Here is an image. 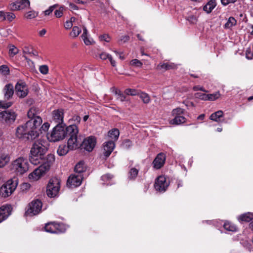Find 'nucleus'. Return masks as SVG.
Returning a JSON list of instances; mask_svg holds the SVG:
<instances>
[{
	"label": "nucleus",
	"mask_w": 253,
	"mask_h": 253,
	"mask_svg": "<svg viewBox=\"0 0 253 253\" xmlns=\"http://www.w3.org/2000/svg\"><path fill=\"white\" fill-rule=\"evenodd\" d=\"M47 151L46 147L42 141L37 140L33 144L30 153V161L32 164L36 165L40 163Z\"/></svg>",
	"instance_id": "1"
},
{
	"label": "nucleus",
	"mask_w": 253,
	"mask_h": 253,
	"mask_svg": "<svg viewBox=\"0 0 253 253\" xmlns=\"http://www.w3.org/2000/svg\"><path fill=\"white\" fill-rule=\"evenodd\" d=\"M54 160L55 158L53 155H48L46 157V162L35 169L33 172L30 173L29 175V179L33 180H38L43 174L49 169L51 165L54 162Z\"/></svg>",
	"instance_id": "2"
},
{
	"label": "nucleus",
	"mask_w": 253,
	"mask_h": 253,
	"mask_svg": "<svg viewBox=\"0 0 253 253\" xmlns=\"http://www.w3.org/2000/svg\"><path fill=\"white\" fill-rule=\"evenodd\" d=\"M42 123L41 118H37L35 120H30L25 124L19 126L16 128L15 135L17 137L20 139H26L28 130L32 125L34 126H39Z\"/></svg>",
	"instance_id": "3"
},
{
	"label": "nucleus",
	"mask_w": 253,
	"mask_h": 253,
	"mask_svg": "<svg viewBox=\"0 0 253 253\" xmlns=\"http://www.w3.org/2000/svg\"><path fill=\"white\" fill-rule=\"evenodd\" d=\"M65 125H56L51 133L47 134L50 141L56 142L62 140L66 136Z\"/></svg>",
	"instance_id": "4"
},
{
	"label": "nucleus",
	"mask_w": 253,
	"mask_h": 253,
	"mask_svg": "<svg viewBox=\"0 0 253 253\" xmlns=\"http://www.w3.org/2000/svg\"><path fill=\"white\" fill-rule=\"evenodd\" d=\"M12 169L17 174H23L28 170V162L23 157L18 158L13 162Z\"/></svg>",
	"instance_id": "5"
},
{
	"label": "nucleus",
	"mask_w": 253,
	"mask_h": 253,
	"mask_svg": "<svg viewBox=\"0 0 253 253\" xmlns=\"http://www.w3.org/2000/svg\"><path fill=\"white\" fill-rule=\"evenodd\" d=\"M17 186L16 179L8 180L0 188V195L3 197H7L10 196L15 190Z\"/></svg>",
	"instance_id": "6"
},
{
	"label": "nucleus",
	"mask_w": 253,
	"mask_h": 253,
	"mask_svg": "<svg viewBox=\"0 0 253 253\" xmlns=\"http://www.w3.org/2000/svg\"><path fill=\"white\" fill-rule=\"evenodd\" d=\"M60 181L57 177L50 179L47 186L46 193L48 197H54L57 195L60 189Z\"/></svg>",
	"instance_id": "7"
},
{
	"label": "nucleus",
	"mask_w": 253,
	"mask_h": 253,
	"mask_svg": "<svg viewBox=\"0 0 253 253\" xmlns=\"http://www.w3.org/2000/svg\"><path fill=\"white\" fill-rule=\"evenodd\" d=\"M42 206V203L40 200H33L29 204L26 214L30 216L39 214L41 211Z\"/></svg>",
	"instance_id": "8"
},
{
	"label": "nucleus",
	"mask_w": 253,
	"mask_h": 253,
	"mask_svg": "<svg viewBox=\"0 0 253 253\" xmlns=\"http://www.w3.org/2000/svg\"><path fill=\"white\" fill-rule=\"evenodd\" d=\"M16 117V114L12 111H5L0 113V121L8 125L13 123Z\"/></svg>",
	"instance_id": "9"
},
{
	"label": "nucleus",
	"mask_w": 253,
	"mask_h": 253,
	"mask_svg": "<svg viewBox=\"0 0 253 253\" xmlns=\"http://www.w3.org/2000/svg\"><path fill=\"white\" fill-rule=\"evenodd\" d=\"M45 230L51 233H60L65 231L64 225L55 222H51L45 224Z\"/></svg>",
	"instance_id": "10"
},
{
	"label": "nucleus",
	"mask_w": 253,
	"mask_h": 253,
	"mask_svg": "<svg viewBox=\"0 0 253 253\" xmlns=\"http://www.w3.org/2000/svg\"><path fill=\"white\" fill-rule=\"evenodd\" d=\"M83 175L74 173L71 174L68 178L67 185L70 188H74L80 186L82 182Z\"/></svg>",
	"instance_id": "11"
},
{
	"label": "nucleus",
	"mask_w": 253,
	"mask_h": 253,
	"mask_svg": "<svg viewBox=\"0 0 253 253\" xmlns=\"http://www.w3.org/2000/svg\"><path fill=\"white\" fill-rule=\"evenodd\" d=\"M96 143V139L94 136H90L85 138L83 141L81 146L82 149L88 152H91L94 148Z\"/></svg>",
	"instance_id": "12"
},
{
	"label": "nucleus",
	"mask_w": 253,
	"mask_h": 253,
	"mask_svg": "<svg viewBox=\"0 0 253 253\" xmlns=\"http://www.w3.org/2000/svg\"><path fill=\"white\" fill-rule=\"evenodd\" d=\"M169 185V182L167 181L166 178L164 176H160L157 178L154 186L157 191L163 192L166 190Z\"/></svg>",
	"instance_id": "13"
},
{
	"label": "nucleus",
	"mask_w": 253,
	"mask_h": 253,
	"mask_svg": "<svg viewBox=\"0 0 253 253\" xmlns=\"http://www.w3.org/2000/svg\"><path fill=\"white\" fill-rule=\"evenodd\" d=\"M15 92L20 98L26 97L28 93V87L24 82H19L15 85Z\"/></svg>",
	"instance_id": "14"
},
{
	"label": "nucleus",
	"mask_w": 253,
	"mask_h": 253,
	"mask_svg": "<svg viewBox=\"0 0 253 253\" xmlns=\"http://www.w3.org/2000/svg\"><path fill=\"white\" fill-rule=\"evenodd\" d=\"M64 113L63 110H56L52 113V122L54 123L56 125H65L63 124Z\"/></svg>",
	"instance_id": "15"
},
{
	"label": "nucleus",
	"mask_w": 253,
	"mask_h": 253,
	"mask_svg": "<svg viewBox=\"0 0 253 253\" xmlns=\"http://www.w3.org/2000/svg\"><path fill=\"white\" fill-rule=\"evenodd\" d=\"M166 155L163 153L158 154L153 162V165L154 168L160 169L164 165L166 161Z\"/></svg>",
	"instance_id": "16"
},
{
	"label": "nucleus",
	"mask_w": 253,
	"mask_h": 253,
	"mask_svg": "<svg viewBox=\"0 0 253 253\" xmlns=\"http://www.w3.org/2000/svg\"><path fill=\"white\" fill-rule=\"evenodd\" d=\"M11 209V206L9 205L2 206L0 208V223L10 214Z\"/></svg>",
	"instance_id": "17"
},
{
	"label": "nucleus",
	"mask_w": 253,
	"mask_h": 253,
	"mask_svg": "<svg viewBox=\"0 0 253 253\" xmlns=\"http://www.w3.org/2000/svg\"><path fill=\"white\" fill-rule=\"evenodd\" d=\"M66 136L69 137L73 136V137H78L79 129L77 126L75 125H71L65 128Z\"/></svg>",
	"instance_id": "18"
},
{
	"label": "nucleus",
	"mask_w": 253,
	"mask_h": 253,
	"mask_svg": "<svg viewBox=\"0 0 253 253\" xmlns=\"http://www.w3.org/2000/svg\"><path fill=\"white\" fill-rule=\"evenodd\" d=\"M115 145L114 141H108L104 144V155L106 157L110 156L115 148Z\"/></svg>",
	"instance_id": "19"
},
{
	"label": "nucleus",
	"mask_w": 253,
	"mask_h": 253,
	"mask_svg": "<svg viewBox=\"0 0 253 253\" xmlns=\"http://www.w3.org/2000/svg\"><path fill=\"white\" fill-rule=\"evenodd\" d=\"M67 145L70 150H75L81 145L80 142L78 139V137H70L68 140Z\"/></svg>",
	"instance_id": "20"
},
{
	"label": "nucleus",
	"mask_w": 253,
	"mask_h": 253,
	"mask_svg": "<svg viewBox=\"0 0 253 253\" xmlns=\"http://www.w3.org/2000/svg\"><path fill=\"white\" fill-rule=\"evenodd\" d=\"M38 126H34L33 125L30 126L28 131L27 135L26 136L27 140H34L37 138L39 135V133L37 130Z\"/></svg>",
	"instance_id": "21"
},
{
	"label": "nucleus",
	"mask_w": 253,
	"mask_h": 253,
	"mask_svg": "<svg viewBox=\"0 0 253 253\" xmlns=\"http://www.w3.org/2000/svg\"><path fill=\"white\" fill-rule=\"evenodd\" d=\"M216 5V0H210L203 7V10L207 13H210Z\"/></svg>",
	"instance_id": "22"
},
{
	"label": "nucleus",
	"mask_w": 253,
	"mask_h": 253,
	"mask_svg": "<svg viewBox=\"0 0 253 253\" xmlns=\"http://www.w3.org/2000/svg\"><path fill=\"white\" fill-rule=\"evenodd\" d=\"M4 97L6 99H9L12 97L13 94V86L11 84H7L5 85L4 89Z\"/></svg>",
	"instance_id": "23"
},
{
	"label": "nucleus",
	"mask_w": 253,
	"mask_h": 253,
	"mask_svg": "<svg viewBox=\"0 0 253 253\" xmlns=\"http://www.w3.org/2000/svg\"><path fill=\"white\" fill-rule=\"evenodd\" d=\"M186 118L182 115L176 116L174 117V118L170 120V123L172 125H180L186 122Z\"/></svg>",
	"instance_id": "24"
},
{
	"label": "nucleus",
	"mask_w": 253,
	"mask_h": 253,
	"mask_svg": "<svg viewBox=\"0 0 253 253\" xmlns=\"http://www.w3.org/2000/svg\"><path fill=\"white\" fill-rule=\"evenodd\" d=\"M175 67V65L173 63H160L158 65L157 69L158 70L164 69L165 70H168L171 69H174Z\"/></svg>",
	"instance_id": "25"
},
{
	"label": "nucleus",
	"mask_w": 253,
	"mask_h": 253,
	"mask_svg": "<svg viewBox=\"0 0 253 253\" xmlns=\"http://www.w3.org/2000/svg\"><path fill=\"white\" fill-rule=\"evenodd\" d=\"M253 219V213L247 212L240 215L238 220L242 221L249 222Z\"/></svg>",
	"instance_id": "26"
},
{
	"label": "nucleus",
	"mask_w": 253,
	"mask_h": 253,
	"mask_svg": "<svg viewBox=\"0 0 253 253\" xmlns=\"http://www.w3.org/2000/svg\"><path fill=\"white\" fill-rule=\"evenodd\" d=\"M119 135V130L117 128H113L110 130L108 133V136L114 141L118 139Z\"/></svg>",
	"instance_id": "27"
},
{
	"label": "nucleus",
	"mask_w": 253,
	"mask_h": 253,
	"mask_svg": "<svg viewBox=\"0 0 253 253\" xmlns=\"http://www.w3.org/2000/svg\"><path fill=\"white\" fill-rule=\"evenodd\" d=\"M223 114L222 111H218L212 113L210 116V119L214 121L219 122L221 121V118L222 117Z\"/></svg>",
	"instance_id": "28"
},
{
	"label": "nucleus",
	"mask_w": 253,
	"mask_h": 253,
	"mask_svg": "<svg viewBox=\"0 0 253 253\" xmlns=\"http://www.w3.org/2000/svg\"><path fill=\"white\" fill-rule=\"evenodd\" d=\"M37 109L35 107L31 108L27 113V116L30 120H35L37 118H41L40 117L37 116Z\"/></svg>",
	"instance_id": "29"
},
{
	"label": "nucleus",
	"mask_w": 253,
	"mask_h": 253,
	"mask_svg": "<svg viewBox=\"0 0 253 253\" xmlns=\"http://www.w3.org/2000/svg\"><path fill=\"white\" fill-rule=\"evenodd\" d=\"M10 161V157L8 154H2L0 156V168L5 166Z\"/></svg>",
	"instance_id": "30"
},
{
	"label": "nucleus",
	"mask_w": 253,
	"mask_h": 253,
	"mask_svg": "<svg viewBox=\"0 0 253 253\" xmlns=\"http://www.w3.org/2000/svg\"><path fill=\"white\" fill-rule=\"evenodd\" d=\"M69 150H70L68 148V146H66L65 145H61L58 147L57 150V153L59 156H64L67 154Z\"/></svg>",
	"instance_id": "31"
},
{
	"label": "nucleus",
	"mask_w": 253,
	"mask_h": 253,
	"mask_svg": "<svg viewBox=\"0 0 253 253\" xmlns=\"http://www.w3.org/2000/svg\"><path fill=\"white\" fill-rule=\"evenodd\" d=\"M85 170L84 164L83 162H80L78 163L75 167V173L82 174L81 173Z\"/></svg>",
	"instance_id": "32"
},
{
	"label": "nucleus",
	"mask_w": 253,
	"mask_h": 253,
	"mask_svg": "<svg viewBox=\"0 0 253 253\" xmlns=\"http://www.w3.org/2000/svg\"><path fill=\"white\" fill-rule=\"evenodd\" d=\"M8 54L10 57H13L16 55L18 52V49L14 45L10 44L8 45Z\"/></svg>",
	"instance_id": "33"
},
{
	"label": "nucleus",
	"mask_w": 253,
	"mask_h": 253,
	"mask_svg": "<svg viewBox=\"0 0 253 253\" xmlns=\"http://www.w3.org/2000/svg\"><path fill=\"white\" fill-rule=\"evenodd\" d=\"M18 5H19V10L29 7L30 2L29 0H18Z\"/></svg>",
	"instance_id": "34"
},
{
	"label": "nucleus",
	"mask_w": 253,
	"mask_h": 253,
	"mask_svg": "<svg viewBox=\"0 0 253 253\" xmlns=\"http://www.w3.org/2000/svg\"><path fill=\"white\" fill-rule=\"evenodd\" d=\"M138 96L141 99L144 103L148 104L150 102V97L147 93L144 92H141L139 93Z\"/></svg>",
	"instance_id": "35"
},
{
	"label": "nucleus",
	"mask_w": 253,
	"mask_h": 253,
	"mask_svg": "<svg viewBox=\"0 0 253 253\" xmlns=\"http://www.w3.org/2000/svg\"><path fill=\"white\" fill-rule=\"evenodd\" d=\"M115 94L116 96L117 99L123 102L126 100V96L120 90L116 89Z\"/></svg>",
	"instance_id": "36"
},
{
	"label": "nucleus",
	"mask_w": 253,
	"mask_h": 253,
	"mask_svg": "<svg viewBox=\"0 0 253 253\" xmlns=\"http://www.w3.org/2000/svg\"><path fill=\"white\" fill-rule=\"evenodd\" d=\"M87 31L85 27L83 28V33L82 35V38L84 42V43L88 45L91 44V42L87 37Z\"/></svg>",
	"instance_id": "37"
},
{
	"label": "nucleus",
	"mask_w": 253,
	"mask_h": 253,
	"mask_svg": "<svg viewBox=\"0 0 253 253\" xmlns=\"http://www.w3.org/2000/svg\"><path fill=\"white\" fill-rule=\"evenodd\" d=\"M236 24V19L233 17H230L229 18L227 22L225 24L224 27L225 28H230L235 25Z\"/></svg>",
	"instance_id": "38"
},
{
	"label": "nucleus",
	"mask_w": 253,
	"mask_h": 253,
	"mask_svg": "<svg viewBox=\"0 0 253 253\" xmlns=\"http://www.w3.org/2000/svg\"><path fill=\"white\" fill-rule=\"evenodd\" d=\"M138 170L135 168H131L128 173V178L130 179H134L137 176Z\"/></svg>",
	"instance_id": "39"
},
{
	"label": "nucleus",
	"mask_w": 253,
	"mask_h": 253,
	"mask_svg": "<svg viewBox=\"0 0 253 253\" xmlns=\"http://www.w3.org/2000/svg\"><path fill=\"white\" fill-rule=\"evenodd\" d=\"M81 32V29L78 26H74L73 28L72 32L70 33V36L73 38L77 37Z\"/></svg>",
	"instance_id": "40"
},
{
	"label": "nucleus",
	"mask_w": 253,
	"mask_h": 253,
	"mask_svg": "<svg viewBox=\"0 0 253 253\" xmlns=\"http://www.w3.org/2000/svg\"><path fill=\"white\" fill-rule=\"evenodd\" d=\"M38 13L35 11H30L25 14V17L27 19H32L36 18Z\"/></svg>",
	"instance_id": "41"
},
{
	"label": "nucleus",
	"mask_w": 253,
	"mask_h": 253,
	"mask_svg": "<svg viewBox=\"0 0 253 253\" xmlns=\"http://www.w3.org/2000/svg\"><path fill=\"white\" fill-rule=\"evenodd\" d=\"M224 227L226 230L230 231H236L237 230V227L229 222H225L224 224Z\"/></svg>",
	"instance_id": "42"
},
{
	"label": "nucleus",
	"mask_w": 253,
	"mask_h": 253,
	"mask_svg": "<svg viewBox=\"0 0 253 253\" xmlns=\"http://www.w3.org/2000/svg\"><path fill=\"white\" fill-rule=\"evenodd\" d=\"M208 95L207 98V100L214 101L218 98L220 95L219 92H216L213 94H207Z\"/></svg>",
	"instance_id": "43"
},
{
	"label": "nucleus",
	"mask_w": 253,
	"mask_h": 253,
	"mask_svg": "<svg viewBox=\"0 0 253 253\" xmlns=\"http://www.w3.org/2000/svg\"><path fill=\"white\" fill-rule=\"evenodd\" d=\"M15 18V15L14 13L11 12H5L4 20H7L9 22H11Z\"/></svg>",
	"instance_id": "44"
},
{
	"label": "nucleus",
	"mask_w": 253,
	"mask_h": 253,
	"mask_svg": "<svg viewBox=\"0 0 253 253\" xmlns=\"http://www.w3.org/2000/svg\"><path fill=\"white\" fill-rule=\"evenodd\" d=\"M184 113V109L180 108L174 109L172 111V115L173 117L182 115Z\"/></svg>",
	"instance_id": "45"
},
{
	"label": "nucleus",
	"mask_w": 253,
	"mask_h": 253,
	"mask_svg": "<svg viewBox=\"0 0 253 253\" xmlns=\"http://www.w3.org/2000/svg\"><path fill=\"white\" fill-rule=\"evenodd\" d=\"M125 93L126 95H130L131 96H134L136 95H138L139 94V93L136 90L130 88L126 89L125 91Z\"/></svg>",
	"instance_id": "46"
},
{
	"label": "nucleus",
	"mask_w": 253,
	"mask_h": 253,
	"mask_svg": "<svg viewBox=\"0 0 253 253\" xmlns=\"http://www.w3.org/2000/svg\"><path fill=\"white\" fill-rule=\"evenodd\" d=\"M18 0H17L15 2H12L9 4V8L11 10H19V5H18Z\"/></svg>",
	"instance_id": "47"
},
{
	"label": "nucleus",
	"mask_w": 253,
	"mask_h": 253,
	"mask_svg": "<svg viewBox=\"0 0 253 253\" xmlns=\"http://www.w3.org/2000/svg\"><path fill=\"white\" fill-rule=\"evenodd\" d=\"M130 64L131 66L137 67H141L143 65L142 63L137 59L132 60Z\"/></svg>",
	"instance_id": "48"
},
{
	"label": "nucleus",
	"mask_w": 253,
	"mask_h": 253,
	"mask_svg": "<svg viewBox=\"0 0 253 253\" xmlns=\"http://www.w3.org/2000/svg\"><path fill=\"white\" fill-rule=\"evenodd\" d=\"M208 95H207L206 94L200 93V92H197L195 94V97L196 98H198L203 100H207V97Z\"/></svg>",
	"instance_id": "49"
},
{
	"label": "nucleus",
	"mask_w": 253,
	"mask_h": 253,
	"mask_svg": "<svg viewBox=\"0 0 253 253\" xmlns=\"http://www.w3.org/2000/svg\"><path fill=\"white\" fill-rule=\"evenodd\" d=\"M40 72L43 75H46L48 73V67L46 65H43L40 67Z\"/></svg>",
	"instance_id": "50"
},
{
	"label": "nucleus",
	"mask_w": 253,
	"mask_h": 253,
	"mask_svg": "<svg viewBox=\"0 0 253 253\" xmlns=\"http://www.w3.org/2000/svg\"><path fill=\"white\" fill-rule=\"evenodd\" d=\"M129 40V37L127 35L121 36L119 41L118 42L120 44L127 42Z\"/></svg>",
	"instance_id": "51"
},
{
	"label": "nucleus",
	"mask_w": 253,
	"mask_h": 253,
	"mask_svg": "<svg viewBox=\"0 0 253 253\" xmlns=\"http://www.w3.org/2000/svg\"><path fill=\"white\" fill-rule=\"evenodd\" d=\"M64 10V7L61 6L59 9L56 10L54 13L56 17L60 18L63 15V11Z\"/></svg>",
	"instance_id": "52"
},
{
	"label": "nucleus",
	"mask_w": 253,
	"mask_h": 253,
	"mask_svg": "<svg viewBox=\"0 0 253 253\" xmlns=\"http://www.w3.org/2000/svg\"><path fill=\"white\" fill-rule=\"evenodd\" d=\"M131 142L128 139L125 140L122 143V147L124 148L127 149L131 146Z\"/></svg>",
	"instance_id": "53"
},
{
	"label": "nucleus",
	"mask_w": 253,
	"mask_h": 253,
	"mask_svg": "<svg viewBox=\"0 0 253 253\" xmlns=\"http://www.w3.org/2000/svg\"><path fill=\"white\" fill-rule=\"evenodd\" d=\"M99 57L102 60H106L107 59H109L110 57L111 56L108 53L106 52H102L99 54Z\"/></svg>",
	"instance_id": "54"
},
{
	"label": "nucleus",
	"mask_w": 253,
	"mask_h": 253,
	"mask_svg": "<svg viewBox=\"0 0 253 253\" xmlns=\"http://www.w3.org/2000/svg\"><path fill=\"white\" fill-rule=\"evenodd\" d=\"M57 6V4H54L52 6H50L48 9L44 11V14L45 15H48L51 13L53 10Z\"/></svg>",
	"instance_id": "55"
},
{
	"label": "nucleus",
	"mask_w": 253,
	"mask_h": 253,
	"mask_svg": "<svg viewBox=\"0 0 253 253\" xmlns=\"http://www.w3.org/2000/svg\"><path fill=\"white\" fill-rule=\"evenodd\" d=\"M99 39L101 41H104L106 42H109L110 41V37L107 34H104V35L100 36L99 37Z\"/></svg>",
	"instance_id": "56"
},
{
	"label": "nucleus",
	"mask_w": 253,
	"mask_h": 253,
	"mask_svg": "<svg viewBox=\"0 0 253 253\" xmlns=\"http://www.w3.org/2000/svg\"><path fill=\"white\" fill-rule=\"evenodd\" d=\"M0 70L4 75L8 74L9 72L8 68L5 65H2V66H0Z\"/></svg>",
	"instance_id": "57"
},
{
	"label": "nucleus",
	"mask_w": 253,
	"mask_h": 253,
	"mask_svg": "<svg viewBox=\"0 0 253 253\" xmlns=\"http://www.w3.org/2000/svg\"><path fill=\"white\" fill-rule=\"evenodd\" d=\"M237 0H221V2L222 5L226 6L230 3H234L237 1Z\"/></svg>",
	"instance_id": "58"
},
{
	"label": "nucleus",
	"mask_w": 253,
	"mask_h": 253,
	"mask_svg": "<svg viewBox=\"0 0 253 253\" xmlns=\"http://www.w3.org/2000/svg\"><path fill=\"white\" fill-rule=\"evenodd\" d=\"M11 105L10 102L5 103L3 101H0V108H7Z\"/></svg>",
	"instance_id": "59"
},
{
	"label": "nucleus",
	"mask_w": 253,
	"mask_h": 253,
	"mask_svg": "<svg viewBox=\"0 0 253 253\" xmlns=\"http://www.w3.org/2000/svg\"><path fill=\"white\" fill-rule=\"evenodd\" d=\"M113 177V175L110 174H106L103 175L101 178L103 181H107L111 179Z\"/></svg>",
	"instance_id": "60"
},
{
	"label": "nucleus",
	"mask_w": 253,
	"mask_h": 253,
	"mask_svg": "<svg viewBox=\"0 0 253 253\" xmlns=\"http://www.w3.org/2000/svg\"><path fill=\"white\" fill-rule=\"evenodd\" d=\"M194 91L201 90L204 92H207V91L202 86L200 85H196L193 87Z\"/></svg>",
	"instance_id": "61"
},
{
	"label": "nucleus",
	"mask_w": 253,
	"mask_h": 253,
	"mask_svg": "<svg viewBox=\"0 0 253 253\" xmlns=\"http://www.w3.org/2000/svg\"><path fill=\"white\" fill-rule=\"evenodd\" d=\"M246 57L249 59H251L253 58V54L251 52V49H248L246 51Z\"/></svg>",
	"instance_id": "62"
},
{
	"label": "nucleus",
	"mask_w": 253,
	"mask_h": 253,
	"mask_svg": "<svg viewBox=\"0 0 253 253\" xmlns=\"http://www.w3.org/2000/svg\"><path fill=\"white\" fill-rule=\"evenodd\" d=\"M72 26L73 24L71 23V21H69V20L67 21L64 24V27L66 29H70Z\"/></svg>",
	"instance_id": "63"
},
{
	"label": "nucleus",
	"mask_w": 253,
	"mask_h": 253,
	"mask_svg": "<svg viewBox=\"0 0 253 253\" xmlns=\"http://www.w3.org/2000/svg\"><path fill=\"white\" fill-rule=\"evenodd\" d=\"M49 127V124L48 123H45L43 124V125L42 126V128L44 131H46L48 130Z\"/></svg>",
	"instance_id": "64"
}]
</instances>
